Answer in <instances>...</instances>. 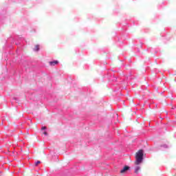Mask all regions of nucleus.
Listing matches in <instances>:
<instances>
[{
  "label": "nucleus",
  "instance_id": "f257e3e1",
  "mask_svg": "<svg viewBox=\"0 0 176 176\" xmlns=\"http://www.w3.org/2000/svg\"><path fill=\"white\" fill-rule=\"evenodd\" d=\"M136 161L135 162V164L138 166V164H141L142 163V159L144 157V151L139 150L138 153H136Z\"/></svg>",
  "mask_w": 176,
  "mask_h": 176
},
{
  "label": "nucleus",
  "instance_id": "f03ea898",
  "mask_svg": "<svg viewBox=\"0 0 176 176\" xmlns=\"http://www.w3.org/2000/svg\"><path fill=\"white\" fill-rule=\"evenodd\" d=\"M128 170H130V167L128 166H125L121 170H120V173L121 174H124V173H126V171H128Z\"/></svg>",
  "mask_w": 176,
  "mask_h": 176
},
{
  "label": "nucleus",
  "instance_id": "7ed1b4c3",
  "mask_svg": "<svg viewBox=\"0 0 176 176\" xmlns=\"http://www.w3.org/2000/svg\"><path fill=\"white\" fill-rule=\"evenodd\" d=\"M49 64H50V65L53 67L54 65H57V64H58V60L51 61V62H49Z\"/></svg>",
  "mask_w": 176,
  "mask_h": 176
},
{
  "label": "nucleus",
  "instance_id": "20e7f679",
  "mask_svg": "<svg viewBox=\"0 0 176 176\" xmlns=\"http://www.w3.org/2000/svg\"><path fill=\"white\" fill-rule=\"evenodd\" d=\"M34 50V52H39V45H35Z\"/></svg>",
  "mask_w": 176,
  "mask_h": 176
},
{
  "label": "nucleus",
  "instance_id": "39448f33",
  "mask_svg": "<svg viewBox=\"0 0 176 176\" xmlns=\"http://www.w3.org/2000/svg\"><path fill=\"white\" fill-rule=\"evenodd\" d=\"M140 170V166H137V167L135 168V173L136 174H138Z\"/></svg>",
  "mask_w": 176,
  "mask_h": 176
},
{
  "label": "nucleus",
  "instance_id": "423d86ee",
  "mask_svg": "<svg viewBox=\"0 0 176 176\" xmlns=\"http://www.w3.org/2000/svg\"><path fill=\"white\" fill-rule=\"evenodd\" d=\"M35 166H38V164H41V161H37L34 163Z\"/></svg>",
  "mask_w": 176,
  "mask_h": 176
},
{
  "label": "nucleus",
  "instance_id": "0eeeda50",
  "mask_svg": "<svg viewBox=\"0 0 176 176\" xmlns=\"http://www.w3.org/2000/svg\"><path fill=\"white\" fill-rule=\"evenodd\" d=\"M41 130H46V126H43V127L41 128Z\"/></svg>",
  "mask_w": 176,
  "mask_h": 176
},
{
  "label": "nucleus",
  "instance_id": "6e6552de",
  "mask_svg": "<svg viewBox=\"0 0 176 176\" xmlns=\"http://www.w3.org/2000/svg\"><path fill=\"white\" fill-rule=\"evenodd\" d=\"M43 134H44V135H47V132L44 131V132H43Z\"/></svg>",
  "mask_w": 176,
  "mask_h": 176
}]
</instances>
